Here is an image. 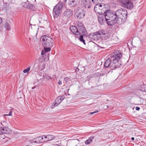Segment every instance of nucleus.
I'll list each match as a JSON object with an SVG mask.
<instances>
[{
	"label": "nucleus",
	"mask_w": 146,
	"mask_h": 146,
	"mask_svg": "<svg viewBox=\"0 0 146 146\" xmlns=\"http://www.w3.org/2000/svg\"><path fill=\"white\" fill-rule=\"evenodd\" d=\"M105 20L108 24L110 26L115 25L116 23L121 24L119 19L116 11L115 13L111 12L108 10H104Z\"/></svg>",
	"instance_id": "1"
},
{
	"label": "nucleus",
	"mask_w": 146,
	"mask_h": 146,
	"mask_svg": "<svg viewBox=\"0 0 146 146\" xmlns=\"http://www.w3.org/2000/svg\"><path fill=\"white\" fill-rule=\"evenodd\" d=\"M110 36L109 33L103 29L99 30L90 35V37L92 36V39L94 40L96 38L97 39L100 38L102 40H107L109 38Z\"/></svg>",
	"instance_id": "2"
},
{
	"label": "nucleus",
	"mask_w": 146,
	"mask_h": 146,
	"mask_svg": "<svg viewBox=\"0 0 146 146\" xmlns=\"http://www.w3.org/2000/svg\"><path fill=\"white\" fill-rule=\"evenodd\" d=\"M117 14L119 19L120 23H123L125 22L126 20L127 17V11L124 9L121 8L117 10L116 11Z\"/></svg>",
	"instance_id": "3"
},
{
	"label": "nucleus",
	"mask_w": 146,
	"mask_h": 146,
	"mask_svg": "<svg viewBox=\"0 0 146 146\" xmlns=\"http://www.w3.org/2000/svg\"><path fill=\"white\" fill-rule=\"evenodd\" d=\"M40 40L42 41L43 45L45 47L52 46L53 40L50 36L44 35L41 37Z\"/></svg>",
	"instance_id": "4"
},
{
	"label": "nucleus",
	"mask_w": 146,
	"mask_h": 146,
	"mask_svg": "<svg viewBox=\"0 0 146 146\" xmlns=\"http://www.w3.org/2000/svg\"><path fill=\"white\" fill-rule=\"evenodd\" d=\"M122 55V52L120 50L115 51L111 56V60L115 62H120L119 60Z\"/></svg>",
	"instance_id": "5"
},
{
	"label": "nucleus",
	"mask_w": 146,
	"mask_h": 146,
	"mask_svg": "<svg viewBox=\"0 0 146 146\" xmlns=\"http://www.w3.org/2000/svg\"><path fill=\"white\" fill-rule=\"evenodd\" d=\"M62 8V3L60 2L54 7L53 11V14L54 18H57L59 16Z\"/></svg>",
	"instance_id": "6"
},
{
	"label": "nucleus",
	"mask_w": 146,
	"mask_h": 146,
	"mask_svg": "<svg viewBox=\"0 0 146 146\" xmlns=\"http://www.w3.org/2000/svg\"><path fill=\"white\" fill-rule=\"evenodd\" d=\"M121 6L123 7L128 9H132L134 6L133 3L130 0H120Z\"/></svg>",
	"instance_id": "7"
},
{
	"label": "nucleus",
	"mask_w": 146,
	"mask_h": 146,
	"mask_svg": "<svg viewBox=\"0 0 146 146\" xmlns=\"http://www.w3.org/2000/svg\"><path fill=\"white\" fill-rule=\"evenodd\" d=\"M107 10L106 8L105 7V5L102 6V5L100 4H96L94 8L95 12L99 14H102L103 13V12L101 10L103 11L104 14V10Z\"/></svg>",
	"instance_id": "8"
},
{
	"label": "nucleus",
	"mask_w": 146,
	"mask_h": 146,
	"mask_svg": "<svg viewBox=\"0 0 146 146\" xmlns=\"http://www.w3.org/2000/svg\"><path fill=\"white\" fill-rule=\"evenodd\" d=\"M11 130L8 127H1L0 128V135L3 134H9Z\"/></svg>",
	"instance_id": "9"
},
{
	"label": "nucleus",
	"mask_w": 146,
	"mask_h": 146,
	"mask_svg": "<svg viewBox=\"0 0 146 146\" xmlns=\"http://www.w3.org/2000/svg\"><path fill=\"white\" fill-rule=\"evenodd\" d=\"M77 26L78 27V31L79 33V35L82 33L83 35H85L86 29L83 27L82 24L80 23H77Z\"/></svg>",
	"instance_id": "10"
},
{
	"label": "nucleus",
	"mask_w": 146,
	"mask_h": 146,
	"mask_svg": "<svg viewBox=\"0 0 146 146\" xmlns=\"http://www.w3.org/2000/svg\"><path fill=\"white\" fill-rule=\"evenodd\" d=\"M90 0H82L81 4L82 6H84L86 8H90L92 5Z\"/></svg>",
	"instance_id": "11"
},
{
	"label": "nucleus",
	"mask_w": 146,
	"mask_h": 146,
	"mask_svg": "<svg viewBox=\"0 0 146 146\" xmlns=\"http://www.w3.org/2000/svg\"><path fill=\"white\" fill-rule=\"evenodd\" d=\"M121 64L120 62H115L113 61L111 62V64H110V69L113 70H115L116 68L119 67L121 65Z\"/></svg>",
	"instance_id": "12"
},
{
	"label": "nucleus",
	"mask_w": 146,
	"mask_h": 146,
	"mask_svg": "<svg viewBox=\"0 0 146 146\" xmlns=\"http://www.w3.org/2000/svg\"><path fill=\"white\" fill-rule=\"evenodd\" d=\"M85 12L84 11L81 9H78L77 12V18L79 19L83 18L85 16Z\"/></svg>",
	"instance_id": "13"
},
{
	"label": "nucleus",
	"mask_w": 146,
	"mask_h": 146,
	"mask_svg": "<svg viewBox=\"0 0 146 146\" xmlns=\"http://www.w3.org/2000/svg\"><path fill=\"white\" fill-rule=\"evenodd\" d=\"M79 0H69L68 1V5L71 7H76L79 3Z\"/></svg>",
	"instance_id": "14"
},
{
	"label": "nucleus",
	"mask_w": 146,
	"mask_h": 146,
	"mask_svg": "<svg viewBox=\"0 0 146 146\" xmlns=\"http://www.w3.org/2000/svg\"><path fill=\"white\" fill-rule=\"evenodd\" d=\"M64 98V97L63 96L58 97L55 100V103L54 104V106H58Z\"/></svg>",
	"instance_id": "15"
},
{
	"label": "nucleus",
	"mask_w": 146,
	"mask_h": 146,
	"mask_svg": "<svg viewBox=\"0 0 146 146\" xmlns=\"http://www.w3.org/2000/svg\"><path fill=\"white\" fill-rule=\"evenodd\" d=\"M70 29L72 32L74 34L76 35H79V33L78 31L77 26H72L70 27Z\"/></svg>",
	"instance_id": "16"
},
{
	"label": "nucleus",
	"mask_w": 146,
	"mask_h": 146,
	"mask_svg": "<svg viewBox=\"0 0 146 146\" xmlns=\"http://www.w3.org/2000/svg\"><path fill=\"white\" fill-rule=\"evenodd\" d=\"M64 15L68 17H69L72 15L73 11L70 9H67L64 13Z\"/></svg>",
	"instance_id": "17"
},
{
	"label": "nucleus",
	"mask_w": 146,
	"mask_h": 146,
	"mask_svg": "<svg viewBox=\"0 0 146 146\" xmlns=\"http://www.w3.org/2000/svg\"><path fill=\"white\" fill-rule=\"evenodd\" d=\"M105 19V17L104 15H103L100 14V15H99L98 17V19L99 23L102 25L103 23V21Z\"/></svg>",
	"instance_id": "18"
},
{
	"label": "nucleus",
	"mask_w": 146,
	"mask_h": 146,
	"mask_svg": "<svg viewBox=\"0 0 146 146\" xmlns=\"http://www.w3.org/2000/svg\"><path fill=\"white\" fill-rule=\"evenodd\" d=\"M111 58H108L107 59L104 63V67L106 68L110 67L111 64Z\"/></svg>",
	"instance_id": "19"
},
{
	"label": "nucleus",
	"mask_w": 146,
	"mask_h": 146,
	"mask_svg": "<svg viewBox=\"0 0 146 146\" xmlns=\"http://www.w3.org/2000/svg\"><path fill=\"white\" fill-rule=\"evenodd\" d=\"M28 9L33 11H35L37 9L36 7L33 4H28Z\"/></svg>",
	"instance_id": "20"
},
{
	"label": "nucleus",
	"mask_w": 146,
	"mask_h": 146,
	"mask_svg": "<svg viewBox=\"0 0 146 146\" xmlns=\"http://www.w3.org/2000/svg\"><path fill=\"white\" fill-rule=\"evenodd\" d=\"M47 135H44L43 137H38L36 138V139L37 140H38L40 138H41V139L43 140V141L44 142H46L47 141H49V140H48V138H47Z\"/></svg>",
	"instance_id": "21"
},
{
	"label": "nucleus",
	"mask_w": 146,
	"mask_h": 146,
	"mask_svg": "<svg viewBox=\"0 0 146 146\" xmlns=\"http://www.w3.org/2000/svg\"><path fill=\"white\" fill-rule=\"evenodd\" d=\"M94 138V137L93 136H91L87 140H86L85 142V143L88 145L91 143L92 139Z\"/></svg>",
	"instance_id": "22"
},
{
	"label": "nucleus",
	"mask_w": 146,
	"mask_h": 146,
	"mask_svg": "<svg viewBox=\"0 0 146 146\" xmlns=\"http://www.w3.org/2000/svg\"><path fill=\"white\" fill-rule=\"evenodd\" d=\"M47 137L48 139V140H49V141L53 140L55 138L54 136L52 135H47Z\"/></svg>",
	"instance_id": "23"
},
{
	"label": "nucleus",
	"mask_w": 146,
	"mask_h": 146,
	"mask_svg": "<svg viewBox=\"0 0 146 146\" xmlns=\"http://www.w3.org/2000/svg\"><path fill=\"white\" fill-rule=\"evenodd\" d=\"M28 4L27 2H22L21 3V6L22 7L26 8H28Z\"/></svg>",
	"instance_id": "24"
},
{
	"label": "nucleus",
	"mask_w": 146,
	"mask_h": 146,
	"mask_svg": "<svg viewBox=\"0 0 146 146\" xmlns=\"http://www.w3.org/2000/svg\"><path fill=\"white\" fill-rule=\"evenodd\" d=\"M84 35H85L83 34L82 35H80L79 39L80 41L82 42L84 44H85L86 43H85V40H84L83 38Z\"/></svg>",
	"instance_id": "25"
},
{
	"label": "nucleus",
	"mask_w": 146,
	"mask_h": 146,
	"mask_svg": "<svg viewBox=\"0 0 146 146\" xmlns=\"http://www.w3.org/2000/svg\"><path fill=\"white\" fill-rule=\"evenodd\" d=\"M5 27L7 30H9L11 29V28L9 24L7 23H5Z\"/></svg>",
	"instance_id": "26"
},
{
	"label": "nucleus",
	"mask_w": 146,
	"mask_h": 146,
	"mask_svg": "<svg viewBox=\"0 0 146 146\" xmlns=\"http://www.w3.org/2000/svg\"><path fill=\"white\" fill-rule=\"evenodd\" d=\"M64 80L67 84H69L71 82L70 78L68 77H65L64 79Z\"/></svg>",
	"instance_id": "27"
},
{
	"label": "nucleus",
	"mask_w": 146,
	"mask_h": 146,
	"mask_svg": "<svg viewBox=\"0 0 146 146\" xmlns=\"http://www.w3.org/2000/svg\"><path fill=\"white\" fill-rule=\"evenodd\" d=\"M30 69V66H29L26 69H25L23 70V72L24 73H28Z\"/></svg>",
	"instance_id": "28"
},
{
	"label": "nucleus",
	"mask_w": 146,
	"mask_h": 146,
	"mask_svg": "<svg viewBox=\"0 0 146 146\" xmlns=\"http://www.w3.org/2000/svg\"><path fill=\"white\" fill-rule=\"evenodd\" d=\"M50 47H44V49L45 50V51H46V52H49L50 51V50H51Z\"/></svg>",
	"instance_id": "29"
},
{
	"label": "nucleus",
	"mask_w": 146,
	"mask_h": 146,
	"mask_svg": "<svg viewBox=\"0 0 146 146\" xmlns=\"http://www.w3.org/2000/svg\"><path fill=\"white\" fill-rule=\"evenodd\" d=\"M141 90L144 92H146V85H144L141 86Z\"/></svg>",
	"instance_id": "30"
},
{
	"label": "nucleus",
	"mask_w": 146,
	"mask_h": 146,
	"mask_svg": "<svg viewBox=\"0 0 146 146\" xmlns=\"http://www.w3.org/2000/svg\"><path fill=\"white\" fill-rule=\"evenodd\" d=\"M43 76L44 78H46L48 80H50L51 79L50 76L47 74H45V75H44Z\"/></svg>",
	"instance_id": "31"
},
{
	"label": "nucleus",
	"mask_w": 146,
	"mask_h": 146,
	"mask_svg": "<svg viewBox=\"0 0 146 146\" xmlns=\"http://www.w3.org/2000/svg\"><path fill=\"white\" fill-rule=\"evenodd\" d=\"M105 74V73H98L96 75L97 76L100 77L101 76H103Z\"/></svg>",
	"instance_id": "32"
},
{
	"label": "nucleus",
	"mask_w": 146,
	"mask_h": 146,
	"mask_svg": "<svg viewBox=\"0 0 146 146\" xmlns=\"http://www.w3.org/2000/svg\"><path fill=\"white\" fill-rule=\"evenodd\" d=\"M140 103L141 104H144L145 103L144 100L143 99L141 98H140Z\"/></svg>",
	"instance_id": "33"
},
{
	"label": "nucleus",
	"mask_w": 146,
	"mask_h": 146,
	"mask_svg": "<svg viewBox=\"0 0 146 146\" xmlns=\"http://www.w3.org/2000/svg\"><path fill=\"white\" fill-rule=\"evenodd\" d=\"M45 51L44 49L42 50L41 52V54L42 55H43L44 54H46V52Z\"/></svg>",
	"instance_id": "34"
},
{
	"label": "nucleus",
	"mask_w": 146,
	"mask_h": 146,
	"mask_svg": "<svg viewBox=\"0 0 146 146\" xmlns=\"http://www.w3.org/2000/svg\"><path fill=\"white\" fill-rule=\"evenodd\" d=\"M98 111L96 110L94 112L89 113V115L92 114H94L95 113H96L98 112Z\"/></svg>",
	"instance_id": "35"
},
{
	"label": "nucleus",
	"mask_w": 146,
	"mask_h": 146,
	"mask_svg": "<svg viewBox=\"0 0 146 146\" xmlns=\"http://www.w3.org/2000/svg\"><path fill=\"white\" fill-rule=\"evenodd\" d=\"M12 111L11 110L9 112V114L5 115L6 116H11L12 115Z\"/></svg>",
	"instance_id": "36"
},
{
	"label": "nucleus",
	"mask_w": 146,
	"mask_h": 146,
	"mask_svg": "<svg viewBox=\"0 0 146 146\" xmlns=\"http://www.w3.org/2000/svg\"><path fill=\"white\" fill-rule=\"evenodd\" d=\"M144 92V91H143L141 90H141L139 91V93L140 94V96H142V95L143 94V92Z\"/></svg>",
	"instance_id": "37"
},
{
	"label": "nucleus",
	"mask_w": 146,
	"mask_h": 146,
	"mask_svg": "<svg viewBox=\"0 0 146 146\" xmlns=\"http://www.w3.org/2000/svg\"><path fill=\"white\" fill-rule=\"evenodd\" d=\"M41 67H42V69H41V70H42L44 68H45V65L44 64H42V65H41Z\"/></svg>",
	"instance_id": "38"
},
{
	"label": "nucleus",
	"mask_w": 146,
	"mask_h": 146,
	"mask_svg": "<svg viewBox=\"0 0 146 146\" xmlns=\"http://www.w3.org/2000/svg\"><path fill=\"white\" fill-rule=\"evenodd\" d=\"M1 124L3 126L5 125V124H6V123L5 121H3V122L1 123Z\"/></svg>",
	"instance_id": "39"
},
{
	"label": "nucleus",
	"mask_w": 146,
	"mask_h": 146,
	"mask_svg": "<svg viewBox=\"0 0 146 146\" xmlns=\"http://www.w3.org/2000/svg\"><path fill=\"white\" fill-rule=\"evenodd\" d=\"M140 108L139 107H136L135 108V110H140Z\"/></svg>",
	"instance_id": "40"
},
{
	"label": "nucleus",
	"mask_w": 146,
	"mask_h": 146,
	"mask_svg": "<svg viewBox=\"0 0 146 146\" xmlns=\"http://www.w3.org/2000/svg\"><path fill=\"white\" fill-rule=\"evenodd\" d=\"M58 83L59 85H61L62 83V82L60 80H59L58 81Z\"/></svg>",
	"instance_id": "41"
},
{
	"label": "nucleus",
	"mask_w": 146,
	"mask_h": 146,
	"mask_svg": "<svg viewBox=\"0 0 146 146\" xmlns=\"http://www.w3.org/2000/svg\"><path fill=\"white\" fill-rule=\"evenodd\" d=\"M33 142L35 143H39L38 142V141H33Z\"/></svg>",
	"instance_id": "42"
},
{
	"label": "nucleus",
	"mask_w": 146,
	"mask_h": 146,
	"mask_svg": "<svg viewBox=\"0 0 146 146\" xmlns=\"http://www.w3.org/2000/svg\"><path fill=\"white\" fill-rule=\"evenodd\" d=\"M2 19L0 18V24H1L2 23Z\"/></svg>",
	"instance_id": "43"
},
{
	"label": "nucleus",
	"mask_w": 146,
	"mask_h": 146,
	"mask_svg": "<svg viewBox=\"0 0 146 146\" xmlns=\"http://www.w3.org/2000/svg\"><path fill=\"white\" fill-rule=\"evenodd\" d=\"M131 140H134V137H132L131 138Z\"/></svg>",
	"instance_id": "44"
},
{
	"label": "nucleus",
	"mask_w": 146,
	"mask_h": 146,
	"mask_svg": "<svg viewBox=\"0 0 146 146\" xmlns=\"http://www.w3.org/2000/svg\"><path fill=\"white\" fill-rule=\"evenodd\" d=\"M74 144H75V146H77V145L76 144V143L75 142H74L73 143Z\"/></svg>",
	"instance_id": "45"
},
{
	"label": "nucleus",
	"mask_w": 146,
	"mask_h": 146,
	"mask_svg": "<svg viewBox=\"0 0 146 146\" xmlns=\"http://www.w3.org/2000/svg\"><path fill=\"white\" fill-rule=\"evenodd\" d=\"M110 72H111V71H110L108 72V73H109Z\"/></svg>",
	"instance_id": "46"
},
{
	"label": "nucleus",
	"mask_w": 146,
	"mask_h": 146,
	"mask_svg": "<svg viewBox=\"0 0 146 146\" xmlns=\"http://www.w3.org/2000/svg\"><path fill=\"white\" fill-rule=\"evenodd\" d=\"M69 89H68V91H69Z\"/></svg>",
	"instance_id": "47"
},
{
	"label": "nucleus",
	"mask_w": 146,
	"mask_h": 146,
	"mask_svg": "<svg viewBox=\"0 0 146 146\" xmlns=\"http://www.w3.org/2000/svg\"><path fill=\"white\" fill-rule=\"evenodd\" d=\"M65 1H66V0H65Z\"/></svg>",
	"instance_id": "48"
}]
</instances>
